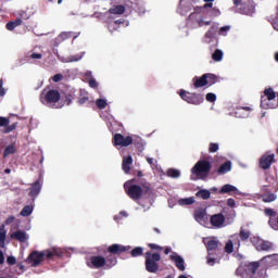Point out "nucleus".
I'll use <instances>...</instances> for the list:
<instances>
[{
  "mask_svg": "<svg viewBox=\"0 0 278 278\" xmlns=\"http://www.w3.org/2000/svg\"><path fill=\"white\" fill-rule=\"evenodd\" d=\"M14 220H15V217H14L13 215H11V216H9V217L5 219L4 224H5V225H12V223H14Z\"/></svg>",
  "mask_w": 278,
  "mask_h": 278,
  "instance_id": "obj_60",
  "label": "nucleus"
},
{
  "mask_svg": "<svg viewBox=\"0 0 278 278\" xmlns=\"http://www.w3.org/2000/svg\"><path fill=\"white\" fill-rule=\"evenodd\" d=\"M206 76L207 86H214L218 81V77L214 74H204Z\"/></svg>",
  "mask_w": 278,
  "mask_h": 278,
  "instance_id": "obj_37",
  "label": "nucleus"
},
{
  "mask_svg": "<svg viewBox=\"0 0 278 278\" xmlns=\"http://www.w3.org/2000/svg\"><path fill=\"white\" fill-rule=\"evenodd\" d=\"M227 205L228 207H236V200H233V198H229L227 200Z\"/></svg>",
  "mask_w": 278,
  "mask_h": 278,
  "instance_id": "obj_57",
  "label": "nucleus"
},
{
  "mask_svg": "<svg viewBox=\"0 0 278 278\" xmlns=\"http://www.w3.org/2000/svg\"><path fill=\"white\" fill-rule=\"evenodd\" d=\"M219 147L218 143H210L208 146V153H216V151H218Z\"/></svg>",
  "mask_w": 278,
  "mask_h": 278,
  "instance_id": "obj_45",
  "label": "nucleus"
},
{
  "mask_svg": "<svg viewBox=\"0 0 278 278\" xmlns=\"http://www.w3.org/2000/svg\"><path fill=\"white\" fill-rule=\"evenodd\" d=\"M178 204L179 205H192L194 204V198H185V199H180L178 200Z\"/></svg>",
  "mask_w": 278,
  "mask_h": 278,
  "instance_id": "obj_41",
  "label": "nucleus"
},
{
  "mask_svg": "<svg viewBox=\"0 0 278 278\" xmlns=\"http://www.w3.org/2000/svg\"><path fill=\"white\" fill-rule=\"evenodd\" d=\"M195 197H198V199H203L204 201H207V199L212 197V192H210V190L207 189H201L195 193Z\"/></svg>",
  "mask_w": 278,
  "mask_h": 278,
  "instance_id": "obj_33",
  "label": "nucleus"
},
{
  "mask_svg": "<svg viewBox=\"0 0 278 278\" xmlns=\"http://www.w3.org/2000/svg\"><path fill=\"white\" fill-rule=\"evenodd\" d=\"M194 88H203L207 86V76L203 74L201 77H193L192 79Z\"/></svg>",
  "mask_w": 278,
  "mask_h": 278,
  "instance_id": "obj_23",
  "label": "nucleus"
},
{
  "mask_svg": "<svg viewBox=\"0 0 278 278\" xmlns=\"http://www.w3.org/2000/svg\"><path fill=\"white\" fill-rule=\"evenodd\" d=\"M121 25H125V18H119V20L109 23V30L111 33L118 31V28L121 27Z\"/></svg>",
  "mask_w": 278,
  "mask_h": 278,
  "instance_id": "obj_28",
  "label": "nucleus"
},
{
  "mask_svg": "<svg viewBox=\"0 0 278 278\" xmlns=\"http://www.w3.org/2000/svg\"><path fill=\"white\" fill-rule=\"evenodd\" d=\"M0 242H2V244L5 242V230L0 231Z\"/></svg>",
  "mask_w": 278,
  "mask_h": 278,
  "instance_id": "obj_63",
  "label": "nucleus"
},
{
  "mask_svg": "<svg viewBox=\"0 0 278 278\" xmlns=\"http://www.w3.org/2000/svg\"><path fill=\"white\" fill-rule=\"evenodd\" d=\"M131 164H134V157H131V155L123 157L122 168L126 175H129V172L131 170Z\"/></svg>",
  "mask_w": 278,
  "mask_h": 278,
  "instance_id": "obj_20",
  "label": "nucleus"
},
{
  "mask_svg": "<svg viewBox=\"0 0 278 278\" xmlns=\"http://www.w3.org/2000/svg\"><path fill=\"white\" fill-rule=\"evenodd\" d=\"M64 250L60 248H52L43 251H33L26 258L27 264H30L33 268H38L45 258L53 260L54 257H63Z\"/></svg>",
  "mask_w": 278,
  "mask_h": 278,
  "instance_id": "obj_2",
  "label": "nucleus"
},
{
  "mask_svg": "<svg viewBox=\"0 0 278 278\" xmlns=\"http://www.w3.org/2000/svg\"><path fill=\"white\" fill-rule=\"evenodd\" d=\"M264 214L265 216H270V217L277 216V213L273 208H265Z\"/></svg>",
  "mask_w": 278,
  "mask_h": 278,
  "instance_id": "obj_49",
  "label": "nucleus"
},
{
  "mask_svg": "<svg viewBox=\"0 0 278 278\" xmlns=\"http://www.w3.org/2000/svg\"><path fill=\"white\" fill-rule=\"evenodd\" d=\"M239 237L240 239L244 242L247 241L249 238H251V231L244 229V228H241L240 229V232H239Z\"/></svg>",
  "mask_w": 278,
  "mask_h": 278,
  "instance_id": "obj_39",
  "label": "nucleus"
},
{
  "mask_svg": "<svg viewBox=\"0 0 278 278\" xmlns=\"http://www.w3.org/2000/svg\"><path fill=\"white\" fill-rule=\"evenodd\" d=\"M78 103L79 105H84L85 103H88V97H83L80 99H78Z\"/></svg>",
  "mask_w": 278,
  "mask_h": 278,
  "instance_id": "obj_62",
  "label": "nucleus"
},
{
  "mask_svg": "<svg viewBox=\"0 0 278 278\" xmlns=\"http://www.w3.org/2000/svg\"><path fill=\"white\" fill-rule=\"evenodd\" d=\"M131 257H140L144 255V248L142 247H136L130 251Z\"/></svg>",
  "mask_w": 278,
  "mask_h": 278,
  "instance_id": "obj_34",
  "label": "nucleus"
},
{
  "mask_svg": "<svg viewBox=\"0 0 278 278\" xmlns=\"http://www.w3.org/2000/svg\"><path fill=\"white\" fill-rule=\"evenodd\" d=\"M212 60H214V62H220L223 60V50L216 49L212 54Z\"/></svg>",
  "mask_w": 278,
  "mask_h": 278,
  "instance_id": "obj_40",
  "label": "nucleus"
},
{
  "mask_svg": "<svg viewBox=\"0 0 278 278\" xmlns=\"http://www.w3.org/2000/svg\"><path fill=\"white\" fill-rule=\"evenodd\" d=\"M231 170V161H226L217 168L218 175H227Z\"/></svg>",
  "mask_w": 278,
  "mask_h": 278,
  "instance_id": "obj_27",
  "label": "nucleus"
},
{
  "mask_svg": "<svg viewBox=\"0 0 278 278\" xmlns=\"http://www.w3.org/2000/svg\"><path fill=\"white\" fill-rule=\"evenodd\" d=\"M5 94V89L3 88V79H0V97Z\"/></svg>",
  "mask_w": 278,
  "mask_h": 278,
  "instance_id": "obj_61",
  "label": "nucleus"
},
{
  "mask_svg": "<svg viewBox=\"0 0 278 278\" xmlns=\"http://www.w3.org/2000/svg\"><path fill=\"white\" fill-rule=\"evenodd\" d=\"M16 125H17V123L5 126L4 134H10V132L14 131V129H16Z\"/></svg>",
  "mask_w": 278,
  "mask_h": 278,
  "instance_id": "obj_48",
  "label": "nucleus"
},
{
  "mask_svg": "<svg viewBox=\"0 0 278 278\" xmlns=\"http://www.w3.org/2000/svg\"><path fill=\"white\" fill-rule=\"evenodd\" d=\"M225 253H233V241L232 240H228L225 248H224Z\"/></svg>",
  "mask_w": 278,
  "mask_h": 278,
  "instance_id": "obj_42",
  "label": "nucleus"
},
{
  "mask_svg": "<svg viewBox=\"0 0 278 278\" xmlns=\"http://www.w3.org/2000/svg\"><path fill=\"white\" fill-rule=\"evenodd\" d=\"M206 101H208V103H214L216 101V94L212 92L207 93Z\"/></svg>",
  "mask_w": 278,
  "mask_h": 278,
  "instance_id": "obj_50",
  "label": "nucleus"
},
{
  "mask_svg": "<svg viewBox=\"0 0 278 278\" xmlns=\"http://www.w3.org/2000/svg\"><path fill=\"white\" fill-rule=\"evenodd\" d=\"M170 260L172 262H175V266L178 270H186V261H184V257L179 255H170Z\"/></svg>",
  "mask_w": 278,
  "mask_h": 278,
  "instance_id": "obj_19",
  "label": "nucleus"
},
{
  "mask_svg": "<svg viewBox=\"0 0 278 278\" xmlns=\"http://www.w3.org/2000/svg\"><path fill=\"white\" fill-rule=\"evenodd\" d=\"M16 153V147L14 144L8 146L3 151V157H8L10 155H14Z\"/></svg>",
  "mask_w": 278,
  "mask_h": 278,
  "instance_id": "obj_35",
  "label": "nucleus"
},
{
  "mask_svg": "<svg viewBox=\"0 0 278 278\" xmlns=\"http://www.w3.org/2000/svg\"><path fill=\"white\" fill-rule=\"evenodd\" d=\"M62 79H64V76L62 74H55L52 77V81H54L55 84H58V81H62Z\"/></svg>",
  "mask_w": 278,
  "mask_h": 278,
  "instance_id": "obj_53",
  "label": "nucleus"
},
{
  "mask_svg": "<svg viewBox=\"0 0 278 278\" xmlns=\"http://www.w3.org/2000/svg\"><path fill=\"white\" fill-rule=\"evenodd\" d=\"M210 223L215 229H223L225 227V215L223 213L214 214L210 217Z\"/></svg>",
  "mask_w": 278,
  "mask_h": 278,
  "instance_id": "obj_12",
  "label": "nucleus"
},
{
  "mask_svg": "<svg viewBox=\"0 0 278 278\" xmlns=\"http://www.w3.org/2000/svg\"><path fill=\"white\" fill-rule=\"evenodd\" d=\"M18 25H23V20L22 18H16L15 21L8 22L5 25V28L9 31H14Z\"/></svg>",
  "mask_w": 278,
  "mask_h": 278,
  "instance_id": "obj_29",
  "label": "nucleus"
},
{
  "mask_svg": "<svg viewBox=\"0 0 278 278\" xmlns=\"http://www.w3.org/2000/svg\"><path fill=\"white\" fill-rule=\"evenodd\" d=\"M113 144L115 147H129L130 144H134V137H125L121 134H115L113 138Z\"/></svg>",
  "mask_w": 278,
  "mask_h": 278,
  "instance_id": "obj_8",
  "label": "nucleus"
},
{
  "mask_svg": "<svg viewBox=\"0 0 278 278\" xmlns=\"http://www.w3.org/2000/svg\"><path fill=\"white\" fill-rule=\"evenodd\" d=\"M229 29H231V26H224L220 27L217 31L219 36H227V31H229Z\"/></svg>",
  "mask_w": 278,
  "mask_h": 278,
  "instance_id": "obj_47",
  "label": "nucleus"
},
{
  "mask_svg": "<svg viewBox=\"0 0 278 278\" xmlns=\"http://www.w3.org/2000/svg\"><path fill=\"white\" fill-rule=\"evenodd\" d=\"M210 170H212V163L206 160H200L191 168V179L193 181H197V179H207Z\"/></svg>",
  "mask_w": 278,
  "mask_h": 278,
  "instance_id": "obj_4",
  "label": "nucleus"
},
{
  "mask_svg": "<svg viewBox=\"0 0 278 278\" xmlns=\"http://www.w3.org/2000/svg\"><path fill=\"white\" fill-rule=\"evenodd\" d=\"M87 266L89 268H105V258L101 255H93L90 256L89 261L87 262Z\"/></svg>",
  "mask_w": 278,
  "mask_h": 278,
  "instance_id": "obj_9",
  "label": "nucleus"
},
{
  "mask_svg": "<svg viewBox=\"0 0 278 278\" xmlns=\"http://www.w3.org/2000/svg\"><path fill=\"white\" fill-rule=\"evenodd\" d=\"M251 242L256 251H273V242L263 240L258 237H252Z\"/></svg>",
  "mask_w": 278,
  "mask_h": 278,
  "instance_id": "obj_7",
  "label": "nucleus"
},
{
  "mask_svg": "<svg viewBox=\"0 0 278 278\" xmlns=\"http://www.w3.org/2000/svg\"><path fill=\"white\" fill-rule=\"evenodd\" d=\"M96 105L99 108V110H105V108H108V102L103 99H98L96 101Z\"/></svg>",
  "mask_w": 278,
  "mask_h": 278,
  "instance_id": "obj_44",
  "label": "nucleus"
},
{
  "mask_svg": "<svg viewBox=\"0 0 278 278\" xmlns=\"http://www.w3.org/2000/svg\"><path fill=\"white\" fill-rule=\"evenodd\" d=\"M10 125V119L7 117H0V127H8Z\"/></svg>",
  "mask_w": 278,
  "mask_h": 278,
  "instance_id": "obj_51",
  "label": "nucleus"
},
{
  "mask_svg": "<svg viewBox=\"0 0 278 278\" xmlns=\"http://www.w3.org/2000/svg\"><path fill=\"white\" fill-rule=\"evenodd\" d=\"M5 262V256L3 255V251L0 250V264H3Z\"/></svg>",
  "mask_w": 278,
  "mask_h": 278,
  "instance_id": "obj_64",
  "label": "nucleus"
},
{
  "mask_svg": "<svg viewBox=\"0 0 278 278\" xmlns=\"http://www.w3.org/2000/svg\"><path fill=\"white\" fill-rule=\"evenodd\" d=\"M30 58L31 60H42V54L34 52L33 54H30Z\"/></svg>",
  "mask_w": 278,
  "mask_h": 278,
  "instance_id": "obj_58",
  "label": "nucleus"
},
{
  "mask_svg": "<svg viewBox=\"0 0 278 278\" xmlns=\"http://www.w3.org/2000/svg\"><path fill=\"white\" fill-rule=\"evenodd\" d=\"M7 263L9 264V266H14V264H16V257L14 256H9L7 258Z\"/></svg>",
  "mask_w": 278,
  "mask_h": 278,
  "instance_id": "obj_54",
  "label": "nucleus"
},
{
  "mask_svg": "<svg viewBox=\"0 0 278 278\" xmlns=\"http://www.w3.org/2000/svg\"><path fill=\"white\" fill-rule=\"evenodd\" d=\"M275 162H277L275 160V153L270 154L269 152H266L258 160V168H261V170H269Z\"/></svg>",
  "mask_w": 278,
  "mask_h": 278,
  "instance_id": "obj_6",
  "label": "nucleus"
},
{
  "mask_svg": "<svg viewBox=\"0 0 278 278\" xmlns=\"http://www.w3.org/2000/svg\"><path fill=\"white\" fill-rule=\"evenodd\" d=\"M204 99L201 93H191V96H189V100H187V103H190L191 105H201Z\"/></svg>",
  "mask_w": 278,
  "mask_h": 278,
  "instance_id": "obj_22",
  "label": "nucleus"
},
{
  "mask_svg": "<svg viewBox=\"0 0 278 278\" xmlns=\"http://www.w3.org/2000/svg\"><path fill=\"white\" fill-rule=\"evenodd\" d=\"M61 40H68V38H73L72 31H65L60 34Z\"/></svg>",
  "mask_w": 278,
  "mask_h": 278,
  "instance_id": "obj_46",
  "label": "nucleus"
},
{
  "mask_svg": "<svg viewBox=\"0 0 278 278\" xmlns=\"http://www.w3.org/2000/svg\"><path fill=\"white\" fill-rule=\"evenodd\" d=\"M124 190L126 194L132 201H139L142 199V194H152L153 189L151 188L150 182H143L140 185H124Z\"/></svg>",
  "mask_w": 278,
  "mask_h": 278,
  "instance_id": "obj_3",
  "label": "nucleus"
},
{
  "mask_svg": "<svg viewBox=\"0 0 278 278\" xmlns=\"http://www.w3.org/2000/svg\"><path fill=\"white\" fill-rule=\"evenodd\" d=\"M149 249H151L152 251H163V248L155 244V243H149L148 244Z\"/></svg>",
  "mask_w": 278,
  "mask_h": 278,
  "instance_id": "obj_52",
  "label": "nucleus"
},
{
  "mask_svg": "<svg viewBox=\"0 0 278 278\" xmlns=\"http://www.w3.org/2000/svg\"><path fill=\"white\" fill-rule=\"evenodd\" d=\"M109 14H117V15L125 14V5L123 4L114 5L109 10Z\"/></svg>",
  "mask_w": 278,
  "mask_h": 278,
  "instance_id": "obj_32",
  "label": "nucleus"
},
{
  "mask_svg": "<svg viewBox=\"0 0 278 278\" xmlns=\"http://www.w3.org/2000/svg\"><path fill=\"white\" fill-rule=\"evenodd\" d=\"M198 24H199V27H203V25H205V26L212 25V22L200 20V21L198 22Z\"/></svg>",
  "mask_w": 278,
  "mask_h": 278,
  "instance_id": "obj_59",
  "label": "nucleus"
},
{
  "mask_svg": "<svg viewBox=\"0 0 278 278\" xmlns=\"http://www.w3.org/2000/svg\"><path fill=\"white\" fill-rule=\"evenodd\" d=\"M131 251V245H121L118 243H114L108 248V253L113 255H121L122 253H127Z\"/></svg>",
  "mask_w": 278,
  "mask_h": 278,
  "instance_id": "obj_13",
  "label": "nucleus"
},
{
  "mask_svg": "<svg viewBox=\"0 0 278 278\" xmlns=\"http://www.w3.org/2000/svg\"><path fill=\"white\" fill-rule=\"evenodd\" d=\"M194 218L198 223H205V220H207V212L203 208H200L194 212Z\"/></svg>",
  "mask_w": 278,
  "mask_h": 278,
  "instance_id": "obj_26",
  "label": "nucleus"
},
{
  "mask_svg": "<svg viewBox=\"0 0 278 278\" xmlns=\"http://www.w3.org/2000/svg\"><path fill=\"white\" fill-rule=\"evenodd\" d=\"M132 144H135L136 149L139 151V153H142L144 151L146 142L142 138L135 136L132 138Z\"/></svg>",
  "mask_w": 278,
  "mask_h": 278,
  "instance_id": "obj_25",
  "label": "nucleus"
},
{
  "mask_svg": "<svg viewBox=\"0 0 278 278\" xmlns=\"http://www.w3.org/2000/svg\"><path fill=\"white\" fill-rule=\"evenodd\" d=\"M191 94H192V93H190V92H188V91H186V90H184V89H181V90L179 91V97H180V99H182V101H186L187 103H188V100H189V98H190Z\"/></svg>",
  "mask_w": 278,
  "mask_h": 278,
  "instance_id": "obj_43",
  "label": "nucleus"
},
{
  "mask_svg": "<svg viewBox=\"0 0 278 278\" xmlns=\"http://www.w3.org/2000/svg\"><path fill=\"white\" fill-rule=\"evenodd\" d=\"M89 86H90V88H99V83H97V80L94 78H91L89 80Z\"/></svg>",
  "mask_w": 278,
  "mask_h": 278,
  "instance_id": "obj_56",
  "label": "nucleus"
},
{
  "mask_svg": "<svg viewBox=\"0 0 278 278\" xmlns=\"http://www.w3.org/2000/svg\"><path fill=\"white\" fill-rule=\"evenodd\" d=\"M253 109L251 106H237L235 111V115L237 118H249Z\"/></svg>",
  "mask_w": 278,
  "mask_h": 278,
  "instance_id": "obj_16",
  "label": "nucleus"
},
{
  "mask_svg": "<svg viewBox=\"0 0 278 278\" xmlns=\"http://www.w3.org/2000/svg\"><path fill=\"white\" fill-rule=\"evenodd\" d=\"M61 94H60V91L59 90H55V89H50L46 96H45V101L48 103V104H51V103H58V101H60L61 99Z\"/></svg>",
  "mask_w": 278,
  "mask_h": 278,
  "instance_id": "obj_14",
  "label": "nucleus"
},
{
  "mask_svg": "<svg viewBox=\"0 0 278 278\" xmlns=\"http://www.w3.org/2000/svg\"><path fill=\"white\" fill-rule=\"evenodd\" d=\"M216 34H218V25L213 24L204 35V42L210 45L216 38Z\"/></svg>",
  "mask_w": 278,
  "mask_h": 278,
  "instance_id": "obj_15",
  "label": "nucleus"
},
{
  "mask_svg": "<svg viewBox=\"0 0 278 278\" xmlns=\"http://www.w3.org/2000/svg\"><path fill=\"white\" fill-rule=\"evenodd\" d=\"M263 203H273V201H277V194L273 192H266L262 195Z\"/></svg>",
  "mask_w": 278,
  "mask_h": 278,
  "instance_id": "obj_31",
  "label": "nucleus"
},
{
  "mask_svg": "<svg viewBox=\"0 0 278 278\" xmlns=\"http://www.w3.org/2000/svg\"><path fill=\"white\" fill-rule=\"evenodd\" d=\"M229 192H238V188H236V186L233 185H224L220 190H219V194H229Z\"/></svg>",
  "mask_w": 278,
  "mask_h": 278,
  "instance_id": "obj_30",
  "label": "nucleus"
},
{
  "mask_svg": "<svg viewBox=\"0 0 278 278\" xmlns=\"http://www.w3.org/2000/svg\"><path fill=\"white\" fill-rule=\"evenodd\" d=\"M146 270L148 273L155 274L160 270V261L162 260V255L160 253H151L146 252Z\"/></svg>",
  "mask_w": 278,
  "mask_h": 278,
  "instance_id": "obj_5",
  "label": "nucleus"
},
{
  "mask_svg": "<svg viewBox=\"0 0 278 278\" xmlns=\"http://www.w3.org/2000/svg\"><path fill=\"white\" fill-rule=\"evenodd\" d=\"M224 253L225 252L223 250V245L213 250L212 254L207 253L206 262H207L208 266H214V264H216V262H218V260H220V257H223Z\"/></svg>",
  "mask_w": 278,
  "mask_h": 278,
  "instance_id": "obj_10",
  "label": "nucleus"
},
{
  "mask_svg": "<svg viewBox=\"0 0 278 278\" xmlns=\"http://www.w3.org/2000/svg\"><path fill=\"white\" fill-rule=\"evenodd\" d=\"M40 190H42V184L40 182V179H38L30 186L28 197L34 201V199L40 194Z\"/></svg>",
  "mask_w": 278,
  "mask_h": 278,
  "instance_id": "obj_17",
  "label": "nucleus"
},
{
  "mask_svg": "<svg viewBox=\"0 0 278 278\" xmlns=\"http://www.w3.org/2000/svg\"><path fill=\"white\" fill-rule=\"evenodd\" d=\"M34 212V206L31 205H26L22 208L20 215L27 217V216H31V213Z\"/></svg>",
  "mask_w": 278,
  "mask_h": 278,
  "instance_id": "obj_36",
  "label": "nucleus"
},
{
  "mask_svg": "<svg viewBox=\"0 0 278 278\" xmlns=\"http://www.w3.org/2000/svg\"><path fill=\"white\" fill-rule=\"evenodd\" d=\"M12 240H17L18 242H27L29 237L27 236V232L23 230H16L11 235Z\"/></svg>",
  "mask_w": 278,
  "mask_h": 278,
  "instance_id": "obj_21",
  "label": "nucleus"
},
{
  "mask_svg": "<svg viewBox=\"0 0 278 278\" xmlns=\"http://www.w3.org/2000/svg\"><path fill=\"white\" fill-rule=\"evenodd\" d=\"M167 176L172 177L173 179H178V177H181V172H179V169L169 168L167 170Z\"/></svg>",
  "mask_w": 278,
  "mask_h": 278,
  "instance_id": "obj_38",
  "label": "nucleus"
},
{
  "mask_svg": "<svg viewBox=\"0 0 278 278\" xmlns=\"http://www.w3.org/2000/svg\"><path fill=\"white\" fill-rule=\"evenodd\" d=\"M264 94L266 98H261V105H263V108H275V105L266 103V101H275V99L277 98V94L275 93L273 88L265 89Z\"/></svg>",
  "mask_w": 278,
  "mask_h": 278,
  "instance_id": "obj_11",
  "label": "nucleus"
},
{
  "mask_svg": "<svg viewBox=\"0 0 278 278\" xmlns=\"http://www.w3.org/2000/svg\"><path fill=\"white\" fill-rule=\"evenodd\" d=\"M70 62H79L81 60V55L76 54L68 58Z\"/></svg>",
  "mask_w": 278,
  "mask_h": 278,
  "instance_id": "obj_55",
  "label": "nucleus"
},
{
  "mask_svg": "<svg viewBox=\"0 0 278 278\" xmlns=\"http://www.w3.org/2000/svg\"><path fill=\"white\" fill-rule=\"evenodd\" d=\"M104 258H105V269L106 270H110V268H114V266H116V264H118V258L116 257V254L110 253Z\"/></svg>",
  "mask_w": 278,
  "mask_h": 278,
  "instance_id": "obj_18",
  "label": "nucleus"
},
{
  "mask_svg": "<svg viewBox=\"0 0 278 278\" xmlns=\"http://www.w3.org/2000/svg\"><path fill=\"white\" fill-rule=\"evenodd\" d=\"M205 247H206L207 254L212 255V251H214L223 245L217 240L211 239L210 241L206 242Z\"/></svg>",
  "mask_w": 278,
  "mask_h": 278,
  "instance_id": "obj_24",
  "label": "nucleus"
},
{
  "mask_svg": "<svg viewBox=\"0 0 278 278\" xmlns=\"http://www.w3.org/2000/svg\"><path fill=\"white\" fill-rule=\"evenodd\" d=\"M276 264L277 254H270L260 261L244 263L237 269V273L240 274L241 278H266L268 268Z\"/></svg>",
  "mask_w": 278,
  "mask_h": 278,
  "instance_id": "obj_1",
  "label": "nucleus"
}]
</instances>
